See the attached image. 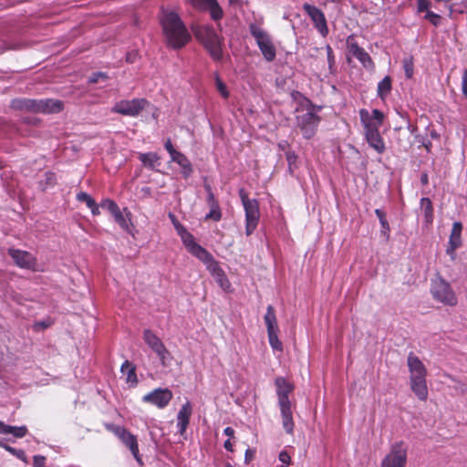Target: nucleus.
I'll return each mask as SVG.
<instances>
[{"mask_svg": "<svg viewBox=\"0 0 467 467\" xmlns=\"http://www.w3.org/2000/svg\"><path fill=\"white\" fill-rule=\"evenodd\" d=\"M161 24L170 47L181 48L191 39V35L177 13L162 10Z\"/></svg>", "mask_w": 467, "mask_h": 467, "instance_id": "nucleus-1", "label": "nucleus"}, {"mask_svg": "<svg viewBox=\"0 0 467 467\" xmlns=\"http://www.w3.org/2000/svg\"><path fill=\"white\" fill-rule=\"evenodd\" d=\"M407 365L410 372V386L411 391L420 400L428 399L427 368L422 361L412 352L408 355Z\"/></svg>", "mask_w": 467, "mask_h": 467, "instance_id": "nucleus-2", "label": "nucleus"}, {"mask_svg": "<svg viewBox=\"0 0 467 467\" xmlns=\"http://www.w3.org/2000/svg\"><path fill=\"white\" fill-rule=\"evenodd\" d=\"M275 384L276 387L278 407L281 412L283 428L286 433L292 434L295 423L293 420L292 404L289 400V394L294 390V386L283 377L276 378Z\"/></svg>", "mask_w": 467, "mask_h": 467, "instance_id": "nucleus-3", "label": "nucleus"}, {"mask_svg": "<svg viewBox=\"0 0 467 467\" xmlns=\"http://www.w3.org/2000/svg\"><path fill=\"white\" fill-rule=\"evenodd\" d=\"M320 108L314 106L308 99H305L300 108L296 109V125L306 139H311L316 134L320 118L317 112Z\"/></svg>", "mask_w": 467, "mask_h": 467, "instance_id": "nucleus-4", "label": "nucleus"}, {"mask_svg": "<svg viewBox=\"0 0 467 467\" xmlns=\"http://www.w3.org/2000/svg\"><path fill=\"white\" fill-rule=\"evenodd\" d=\"M11 107L18 110H26L33 113L52 114L63 109V103L58 99H16L12 100Z\"/></svg>", "mask_w": 467, "mask_h": 467, "instance_id": "nucleus-5", "label": "nucleus"}, {"mask_svg": "<svg viewBox=\"0 0 467 467\" xmlns=\"http://www.w3.org/2000/svg\"><path fill=\"white\" fill-rule=\"evenodd\" d=\"M196 37L201 40L214 60L223 58V38L211 26H200L195 30Z\"/></svg>", "mask_w": 467, "mask_h": 467, "instance_id": "nucleus-6", "label": "nucleus"}, {"mask_svg": "<svg viewBox=\"0 0 467 467\" xmlns=\"http://www.w3.org/2000/svg\"><path fill=\"white\" fill-rule=\"evenodd\" d=\"M249 32L254 38L264 58L268 62L274 61L276 57V48L268 32L257 23L249 25Z\"/></svg>", "mask_w": 467, "mask_h": 467, "instance_id": "nucleus-7", "label": "nucleus"}, {"mask_svg": "<svg viewBox=\"0 0 467 467\" xmlns=\"http://www.w3.org/2000/svg\"><path fill=\"white\" fill-rule=\"evenodd\" d=\"M239 196L245 212V234L250 235L256 229L259 222V204L255 199H250L244 189L239 191Z\"/></svg>", "mask_w": 467, "mask_h": 467, "instance_id": "nucleus-8", "label": "nucleus"}, {"mask_svg": "<svg viewBox=\"0 0 467 467\" xmlns=\"http://www.w3.org/2000/svg\"><path fill=\"white\" fill-rule=\"evenodd\" d=\"M408 459V445L404 441H396L381 462L380 467H405Z\"/></svg>", "mask_w": 467, "mask_h": 467, "instance_id": "nucleus-9", "label": "nucleus"}, {"mask_svg": "<svg viewBox=\"0 0 467 467\" xmlns=\"http://www.w3.org/2000/svg\"><path fill=\"white\" fill-rule=\"evenodd\" d=\"M431 294L435 300L443 305L453 306L458 302L457 296L450 284L441 278H438L432 282Z\"/></svg>", "mask_w": 467, "mask_h": 467, "instance_id": "nucleus-10", "label": "nucleus"}, {"mask_svg": "<svg viewBox=\"0 0 467 467\" xmlns=\"http://www.w3.org/2000/svg\"><path fill=\"white\" fill-rule=\"evenodd\" d=\"M106 429L115 434L130 451L134 458L140 462L137 438L126 428L113 423L105 424Z\"/></svg>", "mask_w": 467, "mask_h": 467, "instance_id": "nucleus-11", "label": "nucleus"}, {"mask_svg": "<svg viewBox=\"0 0 467 467\" xmlns=\"http://www.w3.org/2000/svg\"><path fill=\"white\" fill-rule=\"evenodd\" d=\"M179 228V236L187 251L198 258L201 262L205 261L212 254L204 247L196 243L194 236L185 227Z\"/></svg>", "mask_w": 467, "mask_h": 467, "instance_id": "nucleus-12", "label": "nucleus"}, {"mask_svg": "<svg viewBox=\"0 0 467 467\" xmlns=\"http://www.w3.org/2000/svg\"><path fill=\"white\" fill-rule=\"evenodd\" d=\"M173 398V394L168 388H158L142 397L144 403L156 406L158 409L166 408Z\"/></svg>", "mask_w": 467, "mask_h": 467, "instance_id": "nucleus-13", "label": "nucleus"}, {"mask_svg": "<svg viewBox=\"0 0 467 467\" xmlns=\"http://www.w3.org/2000/svg\"><path fill=\"white\" fill-rule=\"evenodd\" d=\"M359 117L364 133L379 130L384 120V114L379 109H373L369 112L366 109H361Z\"/></svg>", "mask_w": 467, "mask_h": 467, "instance_id": "nucleus-14", "label": "nucleus"}, {"mask_svg": "<svg viewBox=\"0 0 467 467\" xmlns=\"http://www.w3.org/2000/svg\"><path fill=\"white\" fill-rule=\"evenodd\" d=\"M147 100L144 99H134L131 100H120L112 108V111L125 115L135 117L144 109Z\"/></svg>", "mask_w": 467, "mask_h": 467, "instance_id": "nucleus-15", "label": "nucleus"}, {"mask_svg": "<svg viewBox=\"0 0 467 467\" xmlns=\"http://www.w3.org/2000/svg\"><path fill=\"white\" fill-rule=\"evenodd\" d=\"M143 339L145 343L152 349L158 356L162 365L166 364L170 357V352L161 340V338L150 329H145L143 332Z\"/></svg>", "mask_w": 467, "mask_h": 467, "instance_id": "nucleus-16", "label": "nucleus"}, {"mask_svg": "<svg viewBox=\"0 0 467 467\" xmlns=\"http://www.w3.org/2000/svg\"><path fill=\"white\" fill-rule=\"evenodd\" d=\"M303 9L311 18L316 29L322 36H327L328 34V27L327 19L324 13L315 5L305 4Z\"/></svg>", "mask_w": 467, "mask_h": 467, "instance_id": "nucleus-17", "label": "nucleus"}, {"mask_svg": "<svg viewBox=\"0 0 467 467\" xmlns=\"http://www.w3.org/2000/svg\"><path fill=\"white\" fill-rule=\"evenodd\" d=\"M206 269L210 272V274L213 276L216 283L220 285L223 290H228L231 286V284L225 275L223 270L219 265V263L213 258L211 254L205 261L202 262Z\"/></svg>", "mask_w": 467, "mask_h": 467, "instance_id": "nucleus-18", "label": "nucleus"}, {"mask_svg": "<svg viewBox=\"0 0 467 467\" xmlns=\"http://www.w3.org/2000/svg\"><path fill=\"white\" fill-rule=\"evenodd\" d=\"M8 254L18 267L32 270L36 269V259L29 252L10 248L8 249Z\"/></svg>", "mask_w": 467, "mask_h": 467, "instance_id": "nucleus-19", "label": "nucleus"}, {"mask_svg": "<svg viewBox=\"0 0 467 467\" xmlns=\"http://www.w3.org/2000/svg\"><path fill=\"white\" fill-rule=\"evenodd\" d=\"M462 223L460 222H454L452 224L451 232L449 237L448 245L446 248V254L451 257V260L456 258V250L461 247Z\"/></svg>", "mask_w": 467, "mask_h": 467, "instance_id": "nucleus-20", "label": "nucleus"}, {"mask_svg": "<svg viewBox=\"0 0 467 467\" xmlns=\"http://www.w3.org/2000/svg\"><path fill=\"white\" fill-rule=\"evenodd\" d=\"M352 39L353 37L349 36L347 41L348 52L351 55H353L362 64V66L368 70H373L375 65L370 56L366 52V50L363 47H360L356 42H352Z\"/></svg>", "mask_w": 467, "mask_h": 467, "instance_id": "nucleus-21", "label": "nucleus"}, {"mask_svg": "<svg viewBox=\"0 0 467 467\" xmlns=\"http://www.w3.org/2000/svg\"><path fill=\"white\" fill-rule=\"evenodd\" d=\"M192 414V406L191 402L187 400L184 404H182L177 414L176 427L178 430V433L181 436H183L185 434L188 425L190 423Z\"/></svg>", "mask_w": 467, "mask_h": 467, "instance_id": "nucleus-22", "label": "nucleus"}, {"mask_svg": "<svg viewBox=\"0 0 467 467\" xmlns=\"http://www.w3.org/2000/svg\"><path fill=\"white\" fill-rule=\"evenodd\" d=\"M364 137L369 147L377 153L382 154L385 151L386 146L379 130L364 133Z\"/></svg>", "mask_w": 467, "mask_h": 467, "instance_id": "nucleus-23", "label": "nucleus"}, {"mask_svg": "<svg viewBox=\"0 0 467 467\" xmlns=\"http://www.w3.org/2000/svg\"><path fill=\"white\" fill-rule=\"evenodd\" d=\"M173 162H176L182 169V174L184 178H188L192 173V166L188 158L182 152H177L171 158Z\"/></svg>", "mask_w": 467, "mask_h": 467, "instance_id": "nucleus-24", "label": "nucleus"}, {"mask_svg": "<svg viewBox=\"0 0 467 467\" xmlns=\"http://www.w3.org/2000/svg\"><path fill=\"white\" fill-rule=\"evenodd\" d=\"M120 371L123 375H126V381L131 386H136L138 383V378L136 375V368L130 361L126 360L120 368Z\"/></svg>", "mask_w": 467, "mask_h": 467, "instance_id": "nucleus-25", "label": "nucleus"}, {"mask_svg": "<svg viewBox=\"0 0 467 467\" xmlns=\"http://www.w3.org/2000/svg\"><path fill=\"white\" fill-rule=\"evenodd\" d=\"M264 319L266 325L267 333L273 331H279L275 312L273 306L269 305L267 306Z\"/></svg>", "mask_w": 467, "mask_h": 467, "instance_id": "nucleus-26", "label": "nucleus"}, {"mask_svg": "<svg viewBox=\"0 0 467 467\" xmlns=\"http://www.w3.org/2000/svg\"><path fill=\"white\" fill-rule=\"evenodd\" d=\"M392 88V81L389 76H386L381 81L379 82L377 87L378 97L384 101Z\"/></svg>", "mask_w": 467, "mask_h": 467, "instance_id": "nucleus-27", "label": "nucleus"}, {"mask_svg": "<svg viewBox=\"0 0 467 467\" xmlns=\"http://www.w3.org/2000/svg\"><path fill=\"white\" fill-rule=\"evenodd\" d=\"M139 159L142 164L149 169H154L156 166L160 165V157L154 152L140 153Z\"/></svg>", "mask_w": 467, "mask_h": 467, "instance_id": "nucleus-28", "label": "nucleus"}, {"mask_svg": "<svg viewBox=\"0 0 467 467\" xmlns=\"http://www.w3.org/2000/svg\"><path fill=\"white\" fill-rule=\"evenodd\" d=\"M420 209L424 213V220L427 224H431L433 222V207L430 198L423 197L420 199Z\"/></svg>", "mask_w": 467, "mask_h": 467, "instance_id": "nucleus-29", "label": "nucleus"}, {"mask_svg": "<svg viewBox=\"0 0 467 467\" xmlns=\"http://www.w3.org/2000/svg\"><path fill=\"white\" fill-rule=\"evenodd\" d=\"M375 214L379 218V223L381 225V234L388 239L389 238V233L390 229H389V223H388V221L386 219L385 213L382 210H380V209H376L375 210Z\"/></svg>", "mask_w": 467, "mask_h": 467, "instance_id": "nucleus-30", "label": "nucleus"}, {"mask_svg": "<svg viewBox=\"0 0 467 467\" xmlns=\"http://www.w3.org/2000/svg\"><path fill=\"white\" fill-rule=\"evenodd\" d=\"M278 332L279 331L268 332L267 333L268 334V339H269V344H270V346L272 347L273 349L277 350V351H282L283 350V344H282V342L278 338Z\"/></svg>", "mask_w": 467, "mask_h": 467, "instance_id": "nucleus-31", "label": "nucleus"}, {"mask_svg": "<svg viewBox=\"0 0 467 467\" xmlns=\"http://www.w3.org/2000/svg\"><path fill=\"white\" fill-rule=\"evenodd\" d=\"M207 9L210 10L211 16H212L213 19L219 20V19L222 18V16H223V10L219 6V5H218L216 0H213V2H211V4H209V6H207Z\"/></svg>", "mask_w": 467, "mask_h": 467, "instance_id": "nucleus-32", "label": "nucleus"}, {"mask_svg": "<svg viewBox=\"0 0 467 467\" xmlns=\"http://www.w3.org/2000/svg\"><path fill=\"white\" fill-rule=\"evenodd\" d=\"M222 218V213L219 204H213L210 206V212L206 214L205 219H211L215 222L220 221Z\"/></svg>", "mask_w": 467, "mask_h": 467, "instance_id": "nucleus-33", "label": "nucleus"}, {"mask_svg": "<svg viewBox=\"0 0 467 467\" xmlns=\"http://www.w3.org/2000/svg\"><path fill=\"white\" fill-rule=\"evenodd\" d=\"M189 4H191L194 8L199 10H206L209 4L213 2V0H186Z\"/></svg>", "mask_w": 467, "mask_h": 467, "instance_id": "nucleus-34", "label": "nucleus"}, {"mask_svg": "<svg viewBox=\"0 0 467 467\" xmlns=\"http://www.w3.org/2000/svg\"><path fill=\"white\" fill-rule=\"evenodd\" d=\"M77 200L81 202H85L86 205L89 208L95 202V200L87 192H80L77 194Z\"/></svg>", "mask_w": 467, "mask_h": 467, "instance_id": "nucleus-35", "label": "nucleus"}, {"mask_svg": "<svg viewBox=\"0 0 467 467\" xmlns=\"http://www.w3.org/2000/svg\"><path fill=\"white\" fill-rule=\"evenodd\" d=\"M115 221L119 224V226L123 229H127L129 224L127 220L125 219L123 213H121L120 209L119 208L114 213H112Z\"/></svg>", "mask_w": 467, "mask_h": 467, "instance_id": "nucleus-36", "label": "nucleus"}, {"mask_svg": "<svg viewBox=\"0 0 467 467\" xmlns=\"http://www.w3.org/2000/svg\"><path fill=\"white\" fill-rule=\"evenodd\" d=\"M403 69L405 71V75L408 78H410L413 76V62L411 58H404L402 61Z\"/></svg>", "mask_w": 467, "mask_h": 467, "instance_id": "nucleus-37", "label": "nucleus"}, {"mask_svg": "<svg viewBox=\"0 0 467 467\" xmlns=\"http://www.w3.org/2000/svg\"><path fill=\"white\" fill-rule=\"evenodd\" d=\"M100 207L107 209L109 212L111 213V214L114 213L119 209L118 204L114 201L109 199L103 200L100 203Z\"/></svg>", "mask_w": 467, "mask_h": 467, "instance_id": "nucleus-38", "label": "nucleus"}, {"mask_svg": "<svg viewBox=\"0 0 467 467\" xmlns=\"http://www.w3.org/2000/svg\"><path fill=\"white\" fill-rule=\"evenodd\" d=\"M215 85H216V88L219 91V93L223 98H225V99L228 98L229 92L227 90V87L218 76H216V78H215Z\"/></svg>", "mask_w": 467, "mask_h": 467, "instance_id": "nucleus-39", "label": "nucleus"}, {"mask_svg": "<svg viewBox=\"0 0 467 467\" xmlns=\"http://www.w3.org/2000/svg\"><path fill=\"white\" fill-rule=\"evenodd\" d=\"M26 432H27V429L26 426H20V427L11 426L9 434H12L16 438H23L24 436H26Z\"/></svg>", "mask_w": 467, "mask_h": 467, "instance_id": "nucleus-40", "label": "nucleus"}, {"mask_svg": "<svg viewBox=\"0 0 467 467\" xmlns=\"http://www.w3.org/2000/svg\"><path fill=\"white\" fill-rule=\"evenodd\" d=\"M4 448L9 451L11 454L15 455L16 457H17L18 459L22 460V461H26V454H25V451L23 450H17L16 448H13L11 446H4Z\"/></svg>", "mask_w": 467, "mask_h": 467, "instance_id": "nucleus-41", "label": "nucleus"}, {"mask_svg": "<svg viewBox=\"0 0 467 467\" xmlns=\"http://www.w3.org/2000/svg\"><path fill=\"white\" fill-rule=\"evenodd\" d=\"M424 18L431 22L433 26H437L440 23L441 16L431 11H427Z\"/></svg>", "mask_w": 467, "mask_h": 467, "instance_id": "nucleus-42", "label": "nucleus"}, {"mask_svg": "<svg viewBox=\"0 0 467 467\" xmlns=\"http://www.w3.org/2000/svg\"><path fill=\"white\" fill-rule=\"evenodd\" d=\"M106 79H108V76L105 73L95 72L89 77L88 81L90 83H98L99 80H106Z\"/></svg>", "mask_w": 467, "mask_h": 467, "instance_id": "nucleus-43", "label": "nucleus"}, {"mask_svg": "<svg viewBox=\"0 0 467 467\" xmlns=\"http://www.w3.org/2000/svg\"><path fill=\"white\" fill-rule=\"evenodd\" d=\"M278 459L282 462V465H285V466L288 467V465L290 463V461H291V458H290V455L288 454V452L286 451H282L279 453Z\"/></svg>", "mask_w": 467, "mask_h": 467, "instance_id": "nucleus-44", "label": "nucleus"}, {"mask_svg": "<svg viewBox=\"0 0 467 467\" xmlns=\"http://www.w3.org/2000/svg\"><path fill=\"white\" fill-rule=\"evenodd\" d=\"M326 51H327L328 65H329V67H331L335 64V57H334L333 49L329 45H327L326 47Z\"/></svg>", "mask_w": 467, "mask_h": 467, "instance_id": "nucleus-45", "label": "nucleus"}, {"mask_svg": "<svg viewBox=\"0 0 467 467\" xmlns=\"http://www.w3.org/2000/svg\"><path fill=\"white\" fill-rule=\"evenodd\" d=\"M46 458L41 455L34 456L33 465L34 467H46Z\"/></svg>", "mask_w": 467, "mask_h": 467, "instance_id": "nucleus-46", "label": "nucleus"}, {"mask_svg": "<svg viewBox=\"0 0 467 467\" xmlns=\"http://www.w3.org/2000/svg\"><path fill=\"white\" fill-rule=\"evenodd\" d=\"M417 5H418V11L423 12V11L428 10V8L431 5V2L429 0H417Z\"/></svg>", "mask_w": 467, "mask_h": 467, "instance_id": "nucleus-47", "label": "nucleus"}, {"mask_svg": "<svg viewBox=\"0 0 467 467\" xmlns=\"http://www.w3.org/2000/svg\"><path fill=\"white\" fill-rule=\"evenodd\" d=\"M164 147L166 149V150L169 152L171 158L173 157L177 152H179L178 150H176L174 148H173V145L171 143V140L170 139H168L164 144Z\"/></svg>", "mask_w": 467, "mask_h": 467, "instance_id": "nucleus-48", "label": "nucleus"}, {"mask_svg": "<svg viewBox=\"0 0 467 467\" xmlns=\"http://www.w3.org/2000/svg\"><path fill=\"white\" fill-rule=\"evenodd\" d=\"M286 161L288 162L289 170L292 171V166L296 161V155L293 151L286 152Z\"/></svg>", "mask_w": 467, "mask_h": 467, "instance_id": "nucleus-49", "label": "nucleus"}, {"mask_svg": "<svg viewBox=\"0 0 467 467\" xmlns=\"http://www.w3.org/2000/svg\"><path fill=\"white\" fill-rule=\"evenodd\" d=\"M52 324V321L50 319H47L46 321H40V322H36L35 324V328L36 329H45V328H47L48 327H50Z\"/></svg>", "mask_w": 467, "mask_h": 467, "instance_id": "nucleus-50", "label": "nucleus"}, {"mask_svg": "<svg viewBox=\"0 0 467 467\" xmlns=\"http://www.w3.org/2000/svg\"><path fill=\"white\" fill-rule=\"evenodd\" d=\"M462 89V93L467 98V67L463 71Z\"/></svg>", "mask_w": 467, "mask_h": 467, "instance_id": "nucleus-51", "label": "nucleus"}, {"mask_svg": "<svg viewBox=\"0 0 467 467\" xmlns=\"http://www.w3.org/2000/svg\"><path fill=\"white\" fill-rule=\"evenodd\" d=\"M169 217L177 232V234H179V228L178 227H184L178 220L177 218L175 217L174 214L172 213H169Z\"/></svg>", "mask_w": 467, "mask_h": 467, "instance_id": "nucleus-52", "label": "nucleus"}, {"mask_svg": "<svg viewBox=\"0 0 467 467\" xmlns=\"http://www.w3.org/2000/svg\"><path fill=\"white\" fill-rule=\"evenodd\" d=\"M11 430V426L5 424V422L0 420V433L2 434H9Z\"/></svg>", "mask_w": 467, "mask_h": 467, "instance_id": "nucleus-53", "label": "nucleus"}, {"mask_svg": "<svg viewBox=\"0 0 467 467\" xmlns=\"http://www.w3.org/2000/svg\"><path fill=\"white\" fill-rule=\"evenodd\" d=\"M207 203L209 207L212 206L213 204H219L214 197L213 192L207 194Z\"/></svg>", "mask_w": 467, "mask_h": 467, "instance_id": "nucleus-54", "label": "nucleus"}, {"mask_svg": "<svg viewBox=\"0 0 467 467\" xmlns=\"http://www.w3.org/2000/svg\"><path fill=\"white\" fill-rule=\"evenodd\" d=\"M99 206L100 204H97V202H95L93 203V205H91V207H89L90 211H91V213L94 215V216H97L100 213V211H99Z\"/></svg>", "mask_w": 467, "mask_h": 467, "instance_id": "nucleus-55", "label": "nucleus"}, {"mask_svg": "<svg viewBox=\"0 0 467 467\" xmlns=\"http://www.w3.org/2000/svg\"><path fill=\"white\" fill-rule=\"evenodd\" d=\"M223 433L228 436L229 438H232L234 437V430L232 428V427H226L224 430H223Z\"/></svg>", "mask_w": 467, "mask_h": 467, "instance_id": "nucleus-56", "label": "nucleus"}, {"mask_svg": "<svg viewBox=\"0 0 467 467\" xmlns=\"http://www.w3.org/2000/svg\"><path fill=\"white\" fill-rule=\"evenodd\" d=\"M223 447L229 451H233V443L231 442L230 439L224 441Z\"/></svg>", "mask_w": 467, "mask_h": 467, "instance_id": "nucleus-57", "label": "nucleus"}, {"mask_svg": "<svg viewBox=\"0 0 467 467\" xmlns=\"http://www.w3.org/2000/svg\"><path fill=\"white\" fill-rule=\"evenodd\" d=\"M204 189H205V191H206L207 194H209V193H213L212 187H211V185H210V184L205 183V184H204Z\"/></svg>", "mask_w": 467, "mask_h": 467, "instance_id": "nucleus-58", "label": "nucleus"}, {"mask_svg": "<svg viewBox=\"0 0 467 467\" xmlns=\"http://www.w3.org/2000/svg\"><path fill=\"white\" fill-rule=\"evenodd\" d=\"M47 181L50 183H53V181H54V174L53 173H47Z\"/></svg>", "mask_w": 467, "mask_h": 467, "instance_id": "nucleus-59", "label": "nucleus"}, {"mask_svg": "<svg viewBox=\"0 0 467 467\" xmlns=\"http://www.w3.org/2000/svg\"><path fill=\"white\" fill-rule=\"evenodd\" d=\"M421 182H422L423 183H426V182H428V178H427V175H426V174H424V175L421 177Z\"/></svg>", "mask_w": 467, "mask_h": 467, "instance_id": "nucleus-60", "label": "nucleus"}, {"mask_svg": "<svg viewBox=\"0 0 467 467\" xmlns=\"http://www.w3.org/2000/svg\"><path fill=\"white\" fill-rule=\"evenodd\" d=\"M6 446V444L4 443L3 440L0 438V447Z\"/></svg>", "mask_w": 467, "mask_h": 467, "instance_id": "nucleus-61", "label": "nucleus"}, {"mask_svg": "<svg viewBox=\"0 0 467 467\" xmlns=\"http://www.w3.org/2000/svg\"><path fill=\"white\" fill-rule=\"evenodd\" d=\"M248 452H249L248 451H246V452H245V459H246V461H248V458H250V455H248Z\"/></svg>", "mask_w": 467, "mask_h": 467, "instance_id": "nucleus-62", "label": "nucleus"}, {"mask_svg": "<svg viewBox=\"0 0 467 467\" xmlns=\"http://www.w3.org/2000/svg\"><path fill=\"white\" fill-rule=\"evenodd\" d=\"M248 452H249L248 451H246V452H245V459H246V461H248V458H250V455H248Z\"/></svg>", "mask_w": 467, "mask_h": 467, "instance_id": "nucleus-63", "label": "nucleus"}, {"mask_svg": "<svg viewBox=\"0 0 467 467\" xmlns=\"http://www.w3.org/2000/svg\"><path fill=\"white\" fill-rule=\"evenodd\" d=\"M127 61H129V62H133V59H130V56H128V57H127Z\"/></svg>", "mask_w": 467, "mask_h": 467, "instance_id": "nucleus-64", "label": "nucleus"}]
</instances>
